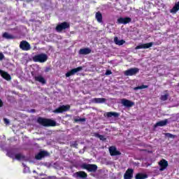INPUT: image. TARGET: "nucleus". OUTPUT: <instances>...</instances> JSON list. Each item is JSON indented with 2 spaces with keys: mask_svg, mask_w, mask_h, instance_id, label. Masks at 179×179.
Returning a JSON list of instances; mask_svg holds the SVG:
<instances>
[{
  "mask_svg": "<svg viewBox=\"0 0 179 179\" xmlns=\"http://www.w3.org/2000/svg\"><path fill=\"white\" fill-rule=\"evenodd\" d=\"M178 86H179V83H178Z\"/></svg>",
  "mask_w": 179,
  "mask_h": 179,
  "instance_id": "nucleus-42",
  "label": "nucleus"
},
{
  "mask_svg": "<svg viewBox=\"0 0 179 179\" xmlns=\"http://www.w3.org/2000/svg\"><path fill=\"white\" fill-rule=\"evenodd\" d=\"M153 44H155V43L153 42L139 44L135 48V50H142V49L146 50L148 48H150V47H152Z\"/></svg>",
  "mask_w": 179,
  "mask_h": 179,
  "instance_id": "nucleus-7",
  "label": "nucleus"
},
{
  "mask_svg": "<svg viewBox=\"0 0 179 179\" xmlns=\"http://www.w3.org/2000/svg\"><path fill=\"white\" fill-rule=\"evenodd\" d=\"M86 121V118H78L74 119V122H85Z\"/></svg>",
  "mask_w": 179,
  "mask_h": 179,
  "instance_id": "nucleus-31",
  "label": "nucleus"
},
{
  "mask_svg": "<svg viewBox=\"0 0 179 179\" xmlns=\"http://www.w3.org/2000/svg\"><path fill=\"white\" fill-rule=\"evenodd\" d=\"M83 69V66H78L76 69H73L69 72L66 73V78H69V76H72L73 75H75V73H77V72H80Z\"/></svg>",
  "mask_w": 179,
  "mask_h": 179,
  "instance_id": "nucleus-10",
  "label": "nucleus"
},
{
  "mask_svg": "<svg viewBox=\"0 0 179 179\" xmlns=\"http://www.w3.org/2000/svg\"><path fill=\"white\" fill-rule=\"evenodd\" d=\"M114 43L116 44V45H124V44H125V41L123 39L120 40L118 39V37L115 36L114 38Z\"/></svg>",
  "mask_w": 179,
  "mask_h": 179,
  "instance_id": "nucleus-22",
  "label": "nucleus"
},
{
  "mask_svg": "<svg viewBox=\"0 0 179 179\" xmlns=\"http://www.w3.org/2000/svg\"><path fill=\"white\" fill-rule=\"evenodd\" d=\"M34 0H27V2H33Z\"/></svg>",
  "mask_w": 179,
  "mask_h": 179,
  "instance_id": "nucleus-41",
  "label": "nucleus"
},
{
  "mask_svg": "<svg viewBox=\"0 0 179 179\" xmlns=\"http://www.w3.org/2000/svg\"><path fill=\"white\" fill-rule=\"evenodd\" d=\"M121 103L122 106H124V107H127L128 108H131V107H134V106H135V103L134 101L126 99H122Z\"/></svg>",
  "mask_w": 179,
  "mask_h": 179,
  "instance_id": "nucleus-13",
  "label": "nucleus"
},
{
  "mask_svg": "<svg viewBox=\"0 0 179 179\" xmlns=\"http://www.w3.org/2000/svg\"><path fill=\"white\" fill-rule=\"evenodd\" d=\"M50 71H51V68L47 67L45 70V72H50Z\"/></svg>",
  "mask_w": 179,
  "mask_h": 179,
  "instance_id": "nucleus-39",
  "label": "nucleus"
},
{
  "mask_svg": "<svg viewBox=\"0 0 179 179\" xmlns=\"http://www.w3.org/2000/svg\"><path fill=\"white\" fill-rule=\"evenodd\" d=\"M71 147L78 149V141H74L73 143H71Z\"/></svg>",
  "mask_w": 179,
  "mask_h": 179,
  "instance_id": "nucleus-33",
  "label": "nucleus"
},
{
  "mask_svg": "<svg viewBox=\"0 0 179 179\" xmlns=\"http://www.w3.org/2000/svg\"><path fill=\"white\" fill-rule=\"evenodd\" d=\"M149 87L148 85H140L138 87H134V90H142V89H148Z\"/></svg>",
  "mask_w": 179,
  "mask_h": 179,
  "instance_id": "nucleus-28",
  "label": "nucleus"
},
{
  "mask_svg": "<svg viewBox=\"0 0 179 179\" xmlns=\"http://www.w3.org/2000/svg\"><path fill=\"white\" fill-rule=\"evenodd\" d=\"M158 164L160 167L159 171H164L169 167V162L164 159H161Z\"/></svg>",
  "mask_w": 179,
  "mask_h": 179,
  "instance_id": "nucleus-6",
  "label": "nucleus"
},
{
  "mask_svg": "<svg viewBox=\"0 0 179 179\" xmlns=\"http://www.w3.org/2000/svg\"><path fill=\"white\" fill-rule=\"evenodd\" d=\"M131 22H132V19L129 17H120L117 19L119 24H128V23H131Z\"/></svg>",
  "mask_w": 179,
  "mask_h": 179,
  "instance_id": "nucleus-12",
  "label": "nucleus"
},
{
  "mask_svg": "<svg viewBox=\"0 0 179 179\" xmlns=\"http://www.w3.org/2000/svg\"><path fill=\"white\" fill-rule=\"evenodd\" d=\"M0 75L6 80H10V79H12V77H10V75L8 73V72H6L3 70H0Z\"/></svg>",
  "mask_w": 179,
  "mask_h": 179,
  "instance_id": "nucleus-18",
  "label": "nucleus"
},
{
  "mask_svg": "<svg viewBox=\"0 0 179 179\" xmlns=\"http://www.w3.org/2000/svg\"><path fill=\"white\" fill-rule=\"evenodd\" d=\"M69 27H71V24H69V22H64L57 24L56 26L55 30L58 33H61L62 30H66V29H69Z\"/></svg>",
  "mask_w": 179,
  "mask_h": 179,
  "instance_id": "nucleus-4",
  "label": "nucleus"
},
{
  "mask_svg": "<svg viewBox=\"0 0 179 179\" xmlns=\"http://www.w3.org/2000/svg\"><path fill=\"white\" fill-rule=\"evenodd\" d=\"M41 179H58V178H57V177L55 176H48L46 178H42Z\"/></svg>",
  "mask_w": 179,
  "mask_h": 179,
  "instance_id": "nucleus-35",
  "label": "nucleus"
},
{
  "mask_svg": "<svg viewBox=\"0 0 179 179\" xmlns=\"http://www.w3.org/2000/svg\"><path fill=\"white\" fill-rule=\"evenodd\" d=\"M95 19L96 20L98 23H103V15L100 11L96 13Z\"/></svg>",
  "mask_w": 179,
  "mask_h": 179,
  "instance_id": "nucleus-19",
  "label": "nucleus"
},
{
  "mask_svg": "<svg viewBox=\"0 0 179 179\" xmlns=\"http://www.w3.org/2000/svg\"><path fill=\"white\" fill-rule=\"evenodd\" d=\"M93 101L98 104H101V103H104L105 101H107V99H106V98H94L93 99Z\"/></svg>",
  "mask_w": 179,
  "mask_h": 179,
  "instance_id": "nucleus-23",
  "label": "nucleus"
},
{
  "mask_svg": "<svg viewBox=\"0 0 179 179\" xmlns=\"http://www.w3.org/2000/svg\"><path fill=\"white\" fill-rule=\"evenodd\" d=\"M7 156H8V157H10V159H15L16 155H15V152L13 151H8L7 152Z\"/></svg>",
  "mask_w": 179,
  "mask_h": 179,
  "instance_id": "nucleus-29",
  "label": "nucleus"
},
{
  "mask_svg": "<svg viewBox=\"0 0 179 179\" xmlns=\"http://www.w3.org/2000/svg\"><path fill=\"white\" fill-rule=\"evenodd\" d=\"M0 107H3V102L0 99Z\"/></svg>",
  "mask_w": 179,
  "mask_h": 179,
  "instance_id": "nucleus-40",
  "label": "nucleus"
},
{
  "mask_svg": "<svg viewBox=\"0 0 179 179\" xmlns=\"http://www.w3.org/2000/svg\"><path fill=\"white\" fill-rule=\"evenodd\" d=\"M3 121H4V122L6 124H9V120H8L7 118H3Z\"/></svg>",
  "mask_w": 179,
  "mask_h": 179,
  "instance_id": "nucleus-38",
  "label": "nucleus"
},
{
  "mask_svg": "<svg viewBox=\"0 0 179 179\" xmlns=\"http://www.w3.org/2000/svg\"><path fill=\"white\" fill-rule=\"evenodd\" d=\"M34 80L36 82H39V83H42V85H45V83H47V81L45 80V78H44L43 76H35L34 77Z\"/></svg>",
  "mask_w": 179,
  "mask_h": 179,
  "instance_id": "nucleus-20",
  "label": "nucleus"
},
{
  "mask_svg": "<svg viewBox=\"0 0 179 179\" xmlns=\"http://www.w3.org/2000/svg\"><path fill=\"white\" fill-rule=\"evenodd\" d=\"M109 153L110 156H120L121 152L117 150L115 146H110L109 148Z\"/></svg>",
  "mask_w": 179,
  "mask_h": 179,
  "instance_id": "nucleus-14",
  "label": "nucleus"
},
{
  "mask_svg": "<svg viewBox=\"0 0 179 179\" xmlns=\"http://www.w3.org/2000/svg\"><path fill=\"white\" fill-rule=\"evenodd\" d=\"M47 156H50V153L45 150H42L35 155V159L36 160H41V159H43V157H47Z\"/></svg>",
  "mask_w": 179,
  "mask_h": 179,
  "instance_id": "nucleus-11",
  "label": "nucleus"
},
{
  "mask_svg": "<svg viewBox=\"0 0 179 179\" xmlns=\"http://www.w3.org/2000/svg\"><path fill=\"white\" fill-rule=\"evenodd\" d=\"M113 72L111 70H106L105 75L108 76V75H112Z\"/></svg>",
  "mask_w": 179,
  "mask_h": 179,
  "instance_id": "nucleus-36",
  "label": "nucleus"
},
{
  "mask_svg": "<svg viewBox=\"0 0 179 179\" xmlns=\"http://www.w3.org/2000/svg\"><path fill=\"white\" fill-rule=\"evenodd\" d=\"M167 122H169V121L167 120V119H166L164 120H162V121L157 122L156 125H157V127H164V126L167 125Z\"/></svg>",
  "mask_w": 179,
  "mask_h": 179,
  "instance_id": "nucleus-25",
  "label": "nucleus"
},
{
  "mask_svg": "<svg viewBox=\"0 0 179 179\" xmlns=\"http://www.w3.org/2000/svg\"><path fill=\"white\" fill-rule=\"evenodd\" d=\"M95 136L96 137V138H99V139H100V141H106V137H104V136H103V135H101V134H95Z\"/></svg>",
  "mask_w": 179,
  "mask_h": 179,
  "instance_id": "nucleus-32",
  "label": "nucleus"
},
{
  "mask_svg": "<svg viewBox=\"0 0 179 179\" xmlns=\"http://www.w3.org/2000/svg\"><path fill=\"white\" fill-rule=\"evenodd\" d=\"M16 1H18V0H16Z\"/></svg>",
  "mask_w": 179,
  "mask_h": 179,
  "instance_id": "nucleus-43",
  "label": "nucleus"
},
{
  "mask_svg": "<svg viewBox=\"0 0 179 179\" xmlns=\"http://www.w3.org/2000/svg\"><path fill=\"white\" fill-rule=\"evenodd\" d=\"M3 38H6L7 40H13V38H15V36L8 34V32H5L4 34H3Z\"/></svg>",
  "mask_w": 179,
  "mask_h": 179,
  "instance_id": "nucleus-26",
  "label": "nucleus"
},
{
  "mask_svg": "<svg viewBox=\"0 0 179 179\" xmlns=\"http://www.w3.org/2000/svg\"><path fill=\"white\" fill-rule=\"evenodd\" d=\"M169 99V94H165L164 95H162L160 97V100H162V101H166V100Z\"/></svg>",
  "mask_w": 179,
  "mask_h": 179,
  "instance_id": "nucleus-30",
  "label": "nucleus"
},
{
  "mask_svg": "<svg viewBox=\"0 0 179 179\" xmlns=\"http://www.w3.org/2000/svg\"><path fill=\"white\" fill-rule=\"evenodd\" d=\"M136 179H146L148 178V175L145 173H138L135 176Z\"/></svg>",
  "mask_w": 179,
  "mask_h": 179,
  "instance_id": "nucleus-24",
  "label": "nucleus"
},
{
  "mask_svg": "<svg viewBox=\"0 0 179 179\" xmlns=\"http://www.w3.org/2000/svg\"><path fill=\"white\" fill-rule=\"evenodd\" d=\"M134 177V169H128L124 174V179H132Z\"/></svg>",
  "mask_w": 179,
  "mask_h": 179,
  "instance_id": "nucleus-15",
  "label": "nucleus"
},
{
  "mask_svg": "<svg viewBox=\"0 0 179 179\" xmlns=\"http://www.w3.org/2000/svg\"><path fill=\"white\" fill-rule=\"evenodd\" d=\"M139 72V69L138 68H132L128 69L124 71V75L126 76H134V75H136Z\"/></svg>",
  "mask_w": 179,
  "mask_h": 179,
  "instance_id": "nucleus-8",
  "label": "nucleus"
},
{
  "mask_svg": "<svg viewBox=\"0 0 179 179\" xmlns=\"http://www.w3.org/2000/svg\"><path fill=\"white\" fill-rule=\"evenodd\" d=\"M5 58V55H3L2 53H0V61H2Z\"/></svg>",
  "mask_w": 179,
  "mask_h": 179,
  "instance_id": "nucleus-37",
  "label": "nucleus"
},
{
  "mask_svg": "<svg viewBox=\"0 0 179 179\" xmlns=\"http://www.w3.org/2000/svg\"><path fill=\"white\" fill-rule=\"evenodd\" d=\"M20 48H21V50H22L23 51H29V50H30V48H31L29 42L26 41H22L20 43Z\"/></svg>",
  "mask_w": 179,
  "mask_h": 179,
  "instance_id": "nucleus-9",
  "label": "nucleus"
},
{
  "mask_svg": "<svg viewBox=\"0 0 179 179\" xmlns=\"http://www.w3.org/2000/svg\"><path fill=\"white\" fill-rule=\"evenodd\" d=\"M165 136H166L167 138H176V136H174L170 133H166Z\"/></svg>",
  "mask_w": 179,
  "mask_h": 179,
  "instance_id": "nucleus-34",
  "label": "nucleus"
},
{
  "mask_svg": "<svg viewBox=\"0 0 179 179\" xmlns=\"http://www.w3.org/2000/svg\"><path fill=\"white\" fill-rule=\"evenodd\" d=\"M47 59H48V56L44 53L36 55L32 57L34 62H41V64L45 62Z\"/></svg>",
  "mask_w": 179,
  "mask_h": 179,
  "instance_id": "nucleus-3",
  "label": "nucleus"
},
{
  "mask_svg": "<svg viewBox=\"0 0 179 179\" xmlns=\"http://www.w3.org/2000/svg\"><path fill=\"white\" fill-rule=\"evenodd\" d=\"M76 178L86 179L87 178V173L83 171H80L75 173Z\"/></svg>",
  "mask_w": 179,
  "mask_h": 179,
  "instance_id": "nucleus-16",
  "label": "nucleus"
},
{
  "mask_svg": "<svg viewBox=\"0 0 179 179\" xmlns=\"http://www.w3.org/2000/svg\"><path fill=\"white\" fill-rule=\"evenodd\" d=\"M15 159L16 160H24V159H25V157L21 153H18L15 155Z\"/></svg>",
  "mask_w": 179,
  "mask_h": 179,
  "instance_id": "nucleus-27",
  "label": "nucleus"
},
{
  "mask_svg": "<svg viewBox=\"0 0 179 179\" xmlns=\"http://www.w3.org/2000/svg\"><path fill=\"white\" fill-rule=\"evenodd\" d=\"M92 52V49L89 48H81L79 50V54L80 55H87L88 54H90Z\"/></svg>",
  "mask_w": 179,
  "mask_h": 179,
  "instance_id": "nucleus-17",
  "label": "nucleus"
},
{
  "mask_svg": "<svg viewBox=\"0 0 179 179\" xmlns=\"http://www.w3.org/2000/svg\"><path fill=\"white\" fill-rule=\"evenodd\" d=\"M37 122L39 123L40 125H42L43 127H56L57 126V122L51 119L43 118L41 117H38Z\"/></svg>",
  "mask_w": 179,
  "mask_h": 179,
  "instance_id": "nucleus-1",
  "label": "nucleus"
},
{
  "mask_svg": "<svg viewBox=\"0 0 179 179\" xmlns=\"http://www.w3.org/2000/svg\"><path fill=\"white\" fill-rule=\"evenodd\" d=\"M81 169L87 170V171H89L90 173H96V171H97L98 166L94 164L83 163L81 164Z\"/></svg>",
  "mask_w": 179,
  "mask_h": 179,
  "instance_id": "nucleus-2",
  "label": "nucleus"
},
{
  "mask_svg": "<svg viewBox=\"0 0 179 179\" xmlns=\"http://www.w3.org/2000/svg\"><path fill=\"white\" fill-rule=\"evenodd\" d=\"M106 117H108V118H111V117H114V118H118V117H120V113L117 112H108L106 113Z\"/></svg>",
  "mask_w": 179,
  "mask_h": 179,
  "instance_id": "nucleus-21",
  "label": "nucleus"
},
{
  "mask_svg": "<svg viewBox=\"0 0 179 179\" xmlns=\"http://www.w3.org/2000/svg\"><path fill=\"white\" fill-rule=\"evenodd\" d=\"M69 110H71V106L63 105V106H61L59 108H56L55 110H53V113H55V114H61L62 113L69 111Z\"/></svg>",
  "mask_w": 179,
  "mask_h": 179,
  "instance_id": "nucleus-5",
  "label": "nucleus"
}]
</instances>
